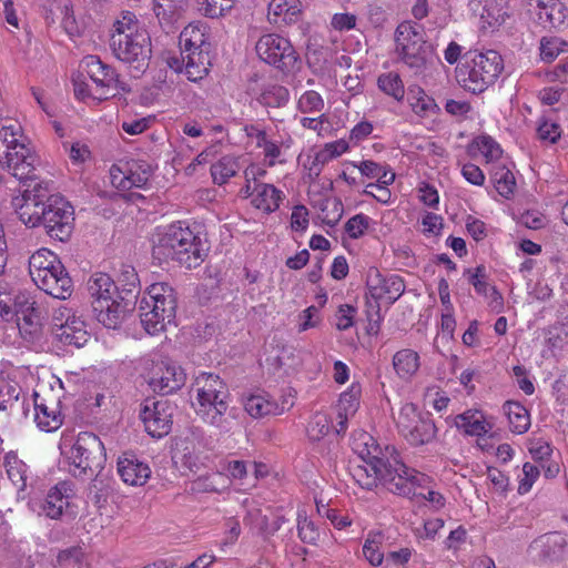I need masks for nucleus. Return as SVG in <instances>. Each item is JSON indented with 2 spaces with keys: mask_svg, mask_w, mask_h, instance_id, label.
<instances>
[{
  "mask_svg": "<svg viewBox=\"0 0 568 568\" xmlns=\"http://www.w3.org/2000/svg\"><path fill=\"white\" fill-rule=\"evenodd\" d=\"M366 285L375 301L385 300L394 304L405 292V283L397 274H382L377 268L367 273Z\"/></svg>",
  "mask_w": 568,
  "mask_h": 568,
  "instance_id": "nucleus-21",
  "label": "nucleus"
},
{
  "mask_svg": "<svg viewBox=\"0 0 568 568\" xmlns=\"http://www.w3.org/2000/svg\"><path fill=\"white\" fill-rule=\"evenodd\" d=\"M539 474L540 470L538 466L531 463H525L523 466V477L519 479L518 493L521 495L527 494L539 477Z\"/></svg>",
  "mask_w": 568,
  "mask_h": 568,
  "instance_id": "nucleus-61",
  "label": "nucleus"
},
{
  "mask_svg": "<svg viewBox=\"0 0 568 568\" xmlns=\"http://www.w3.org/2000/svg\"><path fill=\"white\" fill-rule=\"evenodd\" d=\"M83 550L79 546H73L59 551L57 559L63 565H80L83 559Z\"/></svg>",
  "mask_w": 568,
  "mask_h": 568,
  "instance_id": "nucleus-64",
  "label": "nucleus"
},
{
  "mask_svg": "<svg viewBox=\"0 0 568 568\" xmlns=\"http://www.w3.org/2000/svg\"><path fill=\"white\" fill-rule=\"evenodd\" d=\"M371 222V217L359 213L352 216L345 224V232L352 239H358L364 235L366 230L368 229Z\"/></svg>",
  "mask_w": 568,
  "mask_h": 568,
  "instance_id": "nucleus-59",
  "label": "nucleus"
},
{
  "mask_svg": "<svg viewBox=\"0 0 568 568\" xmlns=\"http://www.w3.org/2000/svg\"><path fill=\"white\" fill-rule=\"evenodd\" d=\"M199 11L207 18H219L224 11L231 8L230 3H223V0H197Z\"/></svg>",
  "mask_w": 568,
  "mask_h": 568,
  "instance_id": "nucleus-60",
  "label": "nucleus"
},
{
  "mask_svg": "<svg viewBox=\"0 0 568 568\" xmlns=\"http://www.w3.org/2000/svg\"><path fill=\"white\" fill-rule=\"evenodd\" d=\"M296 520L298 538L304 544L315 545L320 539V529L311 519H308L304 509L297 510Z\"/></svg>",
  "mask_w": 568,
  "mask_h": 568,
  "instance_id": "nucleus-47",
  "label": "nucleus"
},
{
  "mask_svg": "<svg viewBox=\"0 0 568 568\" xmlns=\"http://www.w3.org/2000/svg\"><path fill=\"white\" fill-rule=\"evenodd\" d=\"M355 446L361 463L351 466V475L362 488L372 490L378 483H382L385 459L378 457L379 447L374 438L366 433L359 435Z\"/></svg>",
  "mask_w": 568,
  "mask_h": 568,
  "instance_id": "nucleus-11",
  "label": "nucleus"
},
{
  "mask_svg": "<svg viewBox=\"0 0 568 568\" xmlns=\"http://www.w3.org/2000/svg\"><path fill=\"white\" fill-rule=\"evenodd\" d=\"M119 303L122 304V307L126 315L134 308L136 297L140 293V281L134 267L130 265H125L122 267L121 273L119 275Z\"/></svg>",
  "mask_w": 568,
  "mask_h": 568,
  "instance_id": "nucleus-28",
  "label": "nucleus"
},
{
  "mask_svg": "<svg viewBox=\"0 0 568 568\" xmlns=\"http://www.w3.org/2000/svg\"><path fill=\"white\" fill-rule=\"evenodd\" d=\"M17 325L22 338L28 343H36L42 336V316L40 308L28 314L18 315Z\"/></svg>",
  "mask_w": 568,
  "mask_h": 568,
  "instance_id": "nucleus-35",
  "label": "nucleus"
},
{
  "mask_svg": "<svg viewBox=\"0 0 568 568\" xmlns=\"http://www.w3.org/2000/svg\"><path fill=\"white\" fill-rule=\"evenodd\" d=\"M536 10L538 23L544 28L556 29L565 23L566 8L559 0H530Z\"/></svg>",
  "mask_w": 568,
  "mask_h": 568,
  "instance_id": "nucleus-26",
  "label": "nucleus"
},
{
  "mask_svg": "<svg viewBox=\"0 0 568 568\" xmlns=\"http://www.w3.org/2000/svg\"><path fill=\"white\" fill-rule=\"evenodd\" d=\"M54 336L63 346L80 348L89 341L84 322L69 308H59L54 316Z\"/></svg>",
  "mask_w": 568,
  "mask_h": 568,
  "instance_id": "nucleus-18",
  "label": "nucleus"
},
{
  "mask_svg": "<svg viewBox=\"0 0 568 568\" xmlns=\"http://www.w3.org/2000/svg\"><path fill=\"white\" fill-rule=\"evenodd\" d=\"M185 379L186 375L181 366L169 359H162L153 365L148 382L153 392L168 395L180 389Z\"/></svg>",
  "mask_w": 568,
  "mask_h": 568,
  "instance_id": "nucleus-20",
  "label": "nucleus"
},
{
  "mask_svg": "<svg viewBox=\"0 0 568 568\" xmlns=\"http://www.w3.org/2000/svg\"><path fill=\"white\" fill-rule=\"evenodd\" d=\"M84 71L94 84L97 99L102 101L110 97L112 90L128 92L125 82L121 81L118 72L105 64L97 55H88L83 59Z\"/></svg>",
  "mask_w": 568,
  "mask_h": 568,
  "instance_id": "nucleus-16",
  "label": "nucleus"
},
{
  "mask_svg": "<svg viewBox=\"0 0 568 568\" xmlns=\"http://www.w3.org/2000/svg\"><path fill=\"white\" fill-rule=\"evenodd\" d=\"M29 274L33 283L48 295L65 300L73 292V282L59 257L40 248L29 257Z\"/></svg>",
  "mask_w": 568,
  "mask_h": 568,
  "instance_id": "nucleus-4",
  "label": "nucleus"
},
{
  "mask_svg": "<svg viewBox=\"0 0 568 568\" xmlns=\"http://www.w3.org/2000/svg\"><path fill=\"white\" fill-rule=\"evenodd\" d=\"M65 455L69 473L75 478H89L102 468L106 456L103 443L90 432L80 433Z\"/></svg>",
  "mask_w": 568,
  "mask_h": 568,
  "instance_id": "nucleus-9",
  "label": "nucleus"
},
{
  "mask_svg": "<svg viewBox=\"0 0 568 568\" xmlns=\"http://www.w3.org/2000/svg\"><path fill=\"white\" fill-rule=\"evenodd\" d=\"M302 12L300 0H271L267 7V20L282 27L294 23Z\"/></svg>",
  "mask_w": 568,
  "mask_h": 568,
  "instance_id": "nucleus-27",
  "label": "nucleus"
},
{
  "mask_svg": "<svg viewBox=\"0 0 568 568\" xmlns=\"http://www.w3.org/2000/svg\"><path fill=\"white\" fill-rule=\"evenodd\" d=\"M528 450L531 457L538 463H548L552 455V447L549 442L538 437L529 440Z\"/></svg>",
  "mask_w": 568,
  "mask_h": 568,
  "instance_id": "nucleus-56",
  "label": "nucleus"
},
{
  "mask_svg": "<svg viewBox=\"0 0 568 568\" xmlns=\"http://www.w3.org/2000/svg\"><path fill=\"white\" fill-rule=\"evenodd\" d=\"M110 174L112 184L120 190L141 189L148 184L152 168L144 161H131L123 166L113 165Z\"/></svg>",
  "mask_w": 568,
  "mask_h": 568,
  "instance_id": "nucleus-22",
  "label": "nucleus"
},
{
  "mask_svg": "<svg viewBox=\"0 0 568 568\" xmlns=\"http://www.w3.org/2000/svg\"><path fill=\"white\" fill-rule=\"evenodd\" d=\"M377 87L385 94L400 102L405 97V87L397 72L389 71L378 75Z\"/></svg>",
  "mask_w": 568,
  "mask_h": 568,
  "instance_id": "nucleus-41",
  "label": "nucleus"
},
{
  "mask_svg": "<svg viewBox=\"0 0 568 568\" xmlns=\"http://www.w3.org/2000/svg\"><path fill=\"white\" fill-rule=\"evenodd\" d=\"M196 414L207 424L227 429L225 414L229 408L230 392L224 381L212 373H201L194 382Z\"/></svg>",
  "mask_w": 568,
  "mask_h": 568,
  "instance_id": "nucleus-3",
  "label": "nucleus"
},
{
  "mask_svg": "<svg viewBox=\"0 0 568 568\" xmlns=\"http://www.w3.org/2000/svg\"><path fill=\"white\" fill-rule=\"evenodd\" d=\"M288 90L277 83H266L261 87L257 101L265 108H283L288 103Z\"/></svg>",
  "mask_w": 568,
  "mask_h": 568,
  "instance_id": "nucleus-38",
  "label": "nucleus"
},
{
  "mask_svg": "<svg viewBox=\"0 0 568 568\" xmlns=\"http://www.w3.org/2000/svg\"><path fill=\"white\" fill-rule=\"evenodd\" d=\"M37 155L24 143L19 128L3 126L0 130V166L8 170L26 187L39 180L33 174Z\"/></svg>",
  "mask_w": 568,
  "mask_h": 568,
  "instance_id": "nucleus-5",
  "label": "nucleus"
},
{
  "mask_svg": "<svg viewBox=\"0 0 568 568\" xmlns=\"http://www.w3.org/2000/svg\"><path fill=\"white\" fill-rule=\"evenodd\" d=\"M355 307L348 304H343L338 307L336 313V327L339 331H346L354 324Z\"/></svg>",
  "mask_w": 568,
  "mask_h": 568,
  "instance_id": "nucleus-62",
  "label": "nucleus"
},
{
  "mask_svg": "<svg viewBox=\"0 0 568 568\" xmlns=\"http://www.w3.org/2000/svg\"><path fill=\"white\" fill-rule=\"evenodd\" d=\"M73 495L72 484L70 481H60L51 487L44 497L32 498L29 501V507L39 516L60 519L69 507Z\"/></svg>",
  "mask_w": 568,
  "mask_h": 568,
  "instance_id": "nucleus-17",
  "label": "nucleus"
},
{
  "mask_svg": "<svg viewBox=\"0 0 568 568\" xmlns=\"http://www.w3.org/2000/svg\"><path fill=\"white\" fill-rule=\"evenodd\" d=\"M4 467L12 484L21 490L24 489L27 486L28 466L18 458L16 453L9 452L6 455Z\"/></svg>",
  "mask_w": 568,
  "mask_h": 568,
  "instance_id": "nucleus-42",
  "label": "nucleus"
},
{
  "mask_svg": "<svg viewBox=\"0 0 568 568\" xmlns=\"http://www.w3.org/2000/svg\"><path fill=\"white\" fill-rule=\"evenodd\" d=\"M174 407L166 400H146L140 410L145 430L154 438L166 436L172 428Z\"/></svg>",
  "mask_w": 568,
  "mask_h": 568,
  "instance_id": "nucleus-19",
  "label": "nucleus"
},
{
  "mask_svg": "<svg viewBox=\"0 0 568 568\" xmlns=\"http://www.w3.org/2000/svg\"><path fill=\"white\" fill-rule=\"evenodd\" d=\"M464 276L467 277L468 282L474 286L476 293L480 295H487L489 284L487 283L486 267L479 265L475 268H467L464 272Z\"/></svg>",
  "mask_w": 568,
  "mask_h": 568,
  "instance_id": "nucleus-54",
  "label": "nucleus"
},
{
  "mask_svg": "<svg viewBox=\"0 0 568 568\" xmlns=\"http://www.w3.org/2000/svg\"><path fill=\"white\" fill-rule=\"evenodd\" d=\"M396 424L400 435L415 447L432 443L438 432L430 415L419 413L413 403L400 407Z\"/></svg>",
  "mask_w": 568,
  "mask_h": 568,
  "instance_id": "nucleus-13",
  "label": "nucleus"
},
{
  "mask_svg": "<svg viewBox=\"0 0 568 568\" xmlns=\"http://www.w3.org/2000/svg\"><path fill=\"white\" fill-rule=\"evenodd\" d=\"M324 108V100L314 90L304 92L298 99V110L303 113L321 112Z\"/></svg>",
  "mask_w": 568,
  "mask_h": 568,
  "instance_id": "nucleus-55",
  "label": "nucleus"
},
{
  "mask_svg": "<svg viewBox=\"0 0 568 568\" xmlns=\"http://www.w3.org/2000/svg\"><path fill=\"white\" fill-rule=\"evenodd\" d=\"M503 59L497 51L468 52L456 69L458 83L473 93H481L503 71Z\"/></svg>",
  "mask_w": 568,
  "mask_h": 568,
  "instance_id": "nucleus-6",
  "label": "nucleus"
},
{
  "mask_svg": "<svg viewBox=\"0 0 568 568\" xmlns=\"http://www.w3.org/2000/svg\"><path fill=\"white\" fill-rule=\"evenodd\" d=\"M180 44L182 51L210 48V43H207L205 39V33L200 27L194 24H189L183 29L180 34Z\"/></svg>",
  "mask_w": 568,
  "mask_h": 568,
  "instance_id": "nucleus-44",
  "label": "nucleus"
},
{
  "mask_svg": "<svg viewBox=\"0 0 568 568\" xmlns=\"http://www.w3.org/2000/svg\"><path fill=\"white\" fill-rule=\"evenodd\" d=\"M253 193H255L252 199V204L266 213H272L276 211L280 206L281 201L284 195L283 192L276 189L273 184H255L253 187Z\"/></svg>",
  "mask_w": 568,
  "mask_h": 568,
  "instance_id": "nucleus-33",
  "label": "nucleus"
},
{
  "mask_svg": "<svg viewBox=\"0 0 568 568\" xmlns=\"http://www.w3.org/2000/svg\"><path fill=\"white\" fill-rule=\"evenodd\" d=\"M392 364L397 377L408 382L417 374L420 367V357L416 351L403 348L393 355Z\"/></svg>",
  "mask_w": 568,
  "mask_h": 568,
  "instance_id": "nucleus-32",
  "label": "nucleus"
},
{
  "mask_svg": "<svg viewBox=\"0 0 568 568\" xmlns=\"http://www.w3.org/2000/svg\"><path fill=\"white\" fill-rule=\"evenodd\" d=\"M103 468L104 466L102 468L97 469V471L92 475L94 476V478L91 480L89 488V495L95 503H99L100 499L106 496L111 490V478L106 473L103 471Z\"/></svg>",
  "mask_w": 568,
  "mask_h": 568,
  "instance_id": "nucleus-50",
  "label": "nucleus"
},
{
  "mask_svg": "<svg viewBox=\"0 0 568 568\" xmlns=\"http://www.w3.org/2000/svg\"><path fill=\"white\" fill-rule=\"evenodd\" d=\"M537 134L541 141L555 143L561 135V129L557 122L541 118L538 121Z\"/></svg>",
  "mask_w": 568,
  "mask_h": 568,
  "instance_id": "nucleus-57",
  "label": "nucleus"
},
{
  "mask_svg": "<svg viewBox=\"0 0 568 568\" xmlns=\"http://www.w3.org/2000/svg\"><path fill=\"white\" fill-rule=\"evenodd\" d=\"M209 49L210 48H202L181 51L184 73L190 81L196 82L209 73V68L211 65Z\"/></svg>",
  "mask_w": 568,
  "mask_h": 568,
  "instance_id": "nucleus-29",
  "label": "nucleus"
},
{
  "mask_svg": "<svg viewBox=\"0 0 568 568\" xmlns=\"http://www.w3.org/2000/svg\"><path fill=\"white\" fill-rule=\"evenodd\" d=\"M255 50L261 60L284 73L298 69L300 57L291 41L276 33L263 34L256 42Z\"/></svg>",
  "mask_w": 568,
  "mask_h": 568,
  "instance_id": "nucleus-14",
  "label": "nucleus"
},
{
  "mask_svg": "<svg viewBox=\"0 0 568 568\" xmlns=\"http://www.w3.org/2000/svg\"><path fill=\"white\" fill-rule=\"evenodd\" d=\"M247 414L254 418H261L267 415H280L284 408L280 407L274 400L263 395H251L244 403Z\"/></svg>",
  "mask_w": 568,
  "mask_h": 568,
  "instance_id": "nucleus-40",
  "label": "nucleus"
},
{
  "mask_svg": "<svg viewBox=\"0 0 568 568\" xmlns=\"http://www.w3.org/2000/svg\"><path fill=\"white\" fill-rule=\"evenodd\" d=\"M237 170L239 163L233 156H223L212 164L211 175L214 183L223 185L236 174Z\"/></svg>",
  "mask_w": 568,
  "mask_h": 568,
  "instance_id": "nucleus-45",
  "label": "nucleus"
},
{
  "mask_svg": "<svg viewBox=\"0 0 568 568\" xmlns=\"http://www.w3.org/2000/svg\"><path fill=\"white\" fill-rule=\"evenodd\" d=\"M491 181L496 191L505 199H509L516 189V179L514 173L501 163H495L491 168Z\"/></svg>",
  "mask_w": 568,
  "mask_h": 568,
  "instance_id": "nucleus-39",
  "label": "nucleus"
},
{
  "mask_svg": "<svg viewBox=\"0 0 568 568\" xmlns=\"http://www.w3.org/2000/svg\"><path fill=\"white\" fill-rule=\"evenodd\" d=\"M566 43L558 38H544L540 42V57L546 62L554 61L558 54L565 51Z\"/></svg>",
  "mask_w": 568,
  "mask_h": 568,
  "instance_id": "nucleus-58",
  "label": "nucleus"
},
{
  "mask_svg": "<svg viewBox=\"0 0 568 568\" xmlns=\"http://www.w3.org/2000/svg\"><path fill=\"white\" fill-rule=\"evenodd\" d=\"M194 488L204 493H220L226 488V479L222 474L202 476L194 481Z\"/></svg>",
  "mask_w": 568,
  "mask_h": 568,
  "instance_id": "nucleus-53",
  "label": "nucleus"
},
{
  "mask_svg": "<svg viewBox=\"0 0 568 568\" xmlns=\"http://www.w3.org/2000/svg\"><path fill=\"white\" fill-rule=\"evenodd\" d=\"M88 291L97 321L106 328L120 327L125 313L122 304L119 303L120 288L114 281L105 273H97L89 280Z\"/></svg>",
  "mask_w": 568,
  "mask_h": 568,
  "instance_id": "nucleus-7",
  "label": "nucleus"
},
{
  "mask_svg": "<svg viewBox=\"0 0 568 568\" xmlns=\"http://www.w3.org/2000/svg\"><path fill=\"white\" fill-rule=\"evenodd\" d=\"M187 8V0H154V13L161 24L173 26Z\"/></svg>",
  "mask_w": 568,
  "mask_h": 568,
  "instance_id": "nucleus-34",
  "label": "nucleus"
},
{
  "mask_svg": "<svg viewBox=\"0 0 568 568\" xmlns=\"http://www.w3.org/2000/svg\"><path fill=\"white\" fill-rule=\"evenodd\" d=\"M308 222V210L304 205L294 206L291 214L292 230L303 232L307 229Z\"/></svg>",
  "mask_w": 568,
  "mask_h": 568,
  "instance_id": "nucleus-63",
  "label": "nucleus"
},
{
  "mask_svg": "<svg viewBox=\"0 0 568 568\" xmlns=\"http://www.w3.org/2000/svg\"><path fill=\"white\" fill-rule=\"evenodd\" d=\"M118 474L126 485L143 486L151 476V469L134 455L123 454L118 459Z\"/></svg>",
  "mask_w": 568,
  "mask_h": 568,
  "instance_id": "nucleus-25",
  "label": "nucleus"
},
{
  "mask_svg": "<svg viewBox=\"0 0 568 568\" xmlns=\"http://www.w3.org/2000/svg\"><path fill=\"white\" fill-rule=\"evenodd\" d=\"M34 422L44 432L57 430L62 425L59 400L33 393Z\"/></svg>",
  "mask_w": 568,
  "mask_h": 568,
  "instance_id": "nucleus-23",
  "label": "nucleus"
},
{
  "mask_svg": "<svg viewBox=\"0 0 568 568\" xmlns=\"http://www.w3.org/2000/svg\"><path fill=\"white\" fill-rule=\"evenodd\" d=\"M396 52L403 63L422 72L433 57L432 45L424 39L422 26L402 22L395 32Z\"/></svg>",
  "mask_w": 568,
  "mask_h": 568,
  "instance_id": "nucleus-10",
  "label": "nucleus"
},
{
  "mask_svg": "<svg viewBox=\"0 0 568 568\" xmlns=\"http://www.w3.org/2000/svg\"><path fill=\"white\" fill-rule=\"evenodd\" d=\"M36 310H39V307L31 293L27 291L13 293L0 291V316L4 321H11L18 315L28 314Z\"/></svg>",
  "mask_w": 568,
  "mask_h": 568,
  "instance_id": "nucleus-24",
  "label": "nucleus"
},
{
  "mask_svg": "<svg viewBox=\"0 0 568 568\" xmlns=\"http://www.w3.org/2000/svg\"><path fill=\"white\" fill-rule=\"evenodd\" d=\"M362 387L358 383H352V385L341 394L338 400V410L341 414L354 415L359 406Z\"/></svg>",
  "mask_w": 568,
  "mask_h": 568,
  "instance_id": "nucleus-48",
  "label": "nucleus"
},
{
  "mask_svg": "<svg viewBox=\"0 0 568 568\" xmlns=\"http://www.w3.org/2000/svg\"><path fill=\"white\" fill-rule=\"evenodd\" d=\"M110 48L120 61L133 65L136 70L145 68L151 58V39L148 31L135 32L132 36L110 38Z\"/></svg>",
  "mask_w": 568,
  "mask_h": 568,
  "instance_id": "nucleus-15",
  "label": "nucleus"
},
{
  "mask_svg": "<svg viewBox=\"0 0 568 568\" xmlns=\"http://www.w3.org/2000/svg\"><path fill=\"white\" fill-rule=\"evenodd\" d=\"M331 418L323 413H316L308 422L306 433L311 440L318 442L325 437L331 429Z\"/></svg>",
  "mask_w": 568,
  "mask_h": 568,
  "instance_id": "nucleus-49",
  "label": "nucleus"
},
{
  "mask_svg": "<svg viewBox=\"0 0 568 568\" xmlns=\"http://www.w3.org/2000/svg\"><path fill=\"white\" fill-rule=\"evenodd\" d=\"M508 418L509 428L515 434H524L530 427V415L527 408L518 402H506L503 406Z\"/></svg>",
  "mask_w": 568,
  "mask_h": 568,
  "instance_id": "nucleus-36",
  "label": "nucleus"
},
{
  "mask_svg": "<svg viewBox=\"0 0 568 568\" xmlns=\"http://www.w3.org/2000/svg\"><path fill=\"white\" fill-rule=\"evenodd\" d=\"M146 31L141 27L136 16L131 11H122L120 17L113 23L111 37L132 36L135 32Z\"/></svg>",
  "mask_w": 568,
  "mask_h": 568,
  "instance_id": "nucleus-46",
  "label": "nucleus"
},
{
  "mask_svg": "<svg viewBox=\"0 0 568 568\" xmlns=\"http://www.w3.org/2000/svg\"><path fill=\"white\" fill-rule=\"evenodd\" d=\"M20 221L30 229L42 226L48 236L60 242L70 239L74 229L73 206L59 193L52 183L38 181L11 200Z\"/></svg>",
  "mask_w": 568,
  "mask_h": 568,
  "instance_id": "nucleus-1",
  "label": "nucleus"
},
{
  "mask_svg": "<svg viewBox=\"0 0 568 568\" xmlns=\"http://www.w3.org/2000/svg\"><path fill=\"white\" fill-rule=\"evenodd\" d=\"M479 4L481 6L480 19L488 27L500 26L508 17V0H480Z\"/></svg>",
  "mask_w": 568,
  "mask_h": 568,
  "instance_id": "nucleus-37",
  "label": "nucleus"
},
{
  "mask_svg": "<svg viewBox=\"0 0 568 568\" xmlns=\"http://www.w3.org/2000/svg\"><path fill=\"white\" fill-rule=\"evenodd\" d=\"M568 546L566 536L561 532L555 531L545 536V552L548 557L560 558Z\"/></svg>",
  "mask_w": 568,
  "mask_h": 568,
  "instance_id": "nucleus-52",
  "label": "nucleus"
},
{
  "mask_svg": "<svg viewBox=\"0 0 568 568\" xmlns=\"http://www.w3.org/2000/svg\"><path fill=\"white\" fill-rule=\"evenodd\" d=\"M172 458L175 463H181L187 469L194 470L204 464L206 457L203 455L202 448L195 444L193 435L176 444Z\"/></svg>",
  "mask_w": 568,
  "mask_h": 568,
  "instance_id": "nucleus-31",
  "label": "nucleus"
},
{
  "mask_svg": "<svg viewBox=\"0 0 568 568\" xmlns=\"http://www.w3.org/2000/svg\"><path fill=\"white\" fill-rule=\"evenodd\" d=\"M384 535L381 531L369 532L363 546V555L373 566H379L384 558Z\"/></svg>",
  "mask_w": 568,
  "mask_h": 568,
  "instance_id": "nucleus-43",
  "label": "nucleus"
},
{
  "mask_svg": "<svg viewBox=\"0 0 568 568\" xmlns=\"http://www.w3.org/2000/svg\"><path fill=\"white\" fill-rule=\"evenodd\" d=\"M474 145L487 162H494L501 156L500 145L489 135H479L474 140Z\"/></svg>",
  "mask_w": 568,
  "mask_h": 568,
  "instance_id": "nucleus-51",
  "label": "nucleus"
},
{
  "mask_svg": "<svg viewBox=\"0 0 568 568\" xmlns=\"http://www.w3.org/2000/svg\"><path fill=\"white\" fill-rule=\"evenodd\" d=\"M175 311L174 290L168 283H154L148 288V297L140 302L141 324L149 334H158L173 322Z\"/></svg>",
  "mask_w": 568,
  "mask_h": 568,
  "instance_id": "nucleus-8",
  "label": "nucleus"
},
{
  "mask_svg": "<svg viewBox=\"0 0 568 568\" xmlns=\"http://www.w3.org/2000/svg\"><path fill=\"white\" fill-rule=\"evenodd\" d=\"M455 426L465 435L480 437L493 429L484 413L477 409H468L455 417Z\"/></svg>",
  "mask_w": 568,
  "mask_h": 568,
  "instance_id": "nucleus-30",
  "label": "nucleus"
},
{
  "mask_svg": "<svg viewBox=\"0 0 568 568\" xmlns=\"http://www.w3.org/2000/svg\"><path fill=\"white\" fill-rule=\"evenodd\" d=\"M382 474V485L386 489L409 498L417 496V489L426 480L424 474L407 467L395 450L385 459Z\"/></svg>",
  "mask_w": 568,
  "mask_h": 568,
  "instance_id": "nucleus-12",
  "label": "nucleus"
},
{
  "mask_svg": "<svg viewBox=\"0 0 568 568\" xmlns=\"http://www.w3.org/2000/svg\"><path fill=\"white\" fill-rule=\"evenodd\" d=\"M152 256L160 263L176 262L186 268H195L207 255L199 234L182 221L158 226L151 237Z\"/></svg>",
  "mask_w": 568,
  "mask_h": 568,
  "instance_id": "nucleus-2",
  "label": "nucleus"
}]
</instances>
